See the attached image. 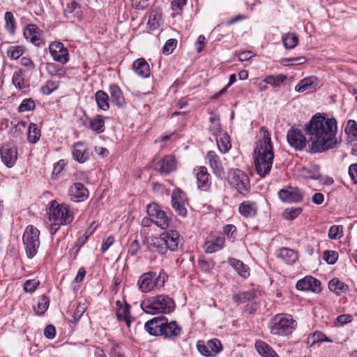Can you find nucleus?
<instances>
[{"label": "nucleus", "instance_id": "obj_1", "mask_svg": "<svg viewBox=\"0 0 357 357\" xmlns=\"http://www.w3.org/2000/svg\"><path fill=\"white\" fill-rule=\"evenodd\" d=\"M304 130L308 137L310 153H323L337 146V125L335 118H327L324 114L317 113L305 125Z\"/></svg>", "mask_w": 357, "mask_h": 357}, {"label": "nucleus", "instance_id": "obj_2", "mask_svg": "<svg viewBox=\"0 0 357 357\" xmlns=\"http://www.w3.org/2000/svg\"><path fill=\"white\" fill-rule=\"evenodd\" d=\"M260 132L262 137L256 142L253 155L256 172L261 178H264L272 168L274 152L268 129L261 127Z\"/></svg>", "mask_w": 357, "mask_h": 357}, {"label": "nucleus", "instance_id": "obj_3", "mask_svg": "<svg viewBox=\"0 0 357 357\" xmlns=\"http://www.w3.org/2000/svg\"><path fill=\"white\" fill-rule=\"evenodd\" d=\"M144 329L151 336H162L172 340L178 337L182 333V327L176 321H169L163 315L147 321Z\"/></svg>", "mask_w": 357, "mask_h": 357}, {"label": "nucleus", "instance_id": "obj_4", "mask_svg": "<svg viewBox=\"0 0 357 357\" xmlns=\"http://www.w3.org/2000/svg\"><path fill=\"white\" fill-rule=\"evenodd\" d=\"M183 238L176 230L169 229L162 232L159 236L152 238L149 248L153 247L160 255H165L167 250L176 251Z\"/></svg>", "mask_w": 357, "mask_h": 357}, {"label": "nucleus", "instance_id": "obj_5", "mask_svg": "<svg viewBox=\"0 0 357 357\" xmlns=\"http://www.w3.org/2000/svg\"><path fill=\"white\" fill-rule=\"evenodd\" d=\"M141 307L146 314H169L174 311L176 304L167 295L160 294L149 297L141 302Z\"/></svg>", "mask_w": 357, "mask_h": 357}, {"label": "nucleus", "instance_id": "obj_6", "mask_svg": "<svg viewBox=\"0 0 357 357\" xmlns=\"http://www.w3.org/2000/svg\"><path fill=\"white\" fill-rule=\"evenodd\" d=\"M296 327L297 322L291 315L284 313L273 316L268 326L271 334L278 337H289Z\"/></svg>", "mask_w": 357, "mask_h": 357}, {"label": "nucleus", "instance_id": "obj_7", "mask_svg": "<svg viewBox=\"0 0 357 357\" xmlns=\"http://www.w3.org/2000/svg\"><path fill=\"white\" fill-rule=\"evenodd\" d=\"M47 214L50 221L57 222L62 225L70 224L74 219V214L70 211V206L65 203L59 204L55 199L49 203Z\"/></svg>", "mask_w": 357, "mask_h": 357}, {"label": "nucleus", "instance_id": "obj_8", "mask_svg": "<svg viewBox=\"0 0 357 357\" xmlns=\"http://www.w3.org/2000/svg\"><path fill=\"white\" fill-rule=\"evenodd\" d=\"M168 279V275L164 270L158 274L155 271H149L143 273L137 281L139 289L144 293H148L155 288H161Z\"/></svg>", "mask_w": 357, "mask_h": 357}, {"label": "nucleus", "instance_id": "obj_9", "mask_svg": "<svg viewBox=\"0 0 357 357\" xmlns=\"http://www.w3.org/2000/svg\"><path fill=\"white\" fill-rule=\"evenodd\" d=\"M40 231L33 225H28L22 236V243L24 246L26 255L32 259L36 255L40 245L39 236Z\"/></svg>", "mask_w": 357, "mask_h": 357}, {"label": "nucleus", "instance_id": "obj_10", "mask_svg": "<svg viewBox=\"0 0 357 357\" xmlns=\"http://www.w3.org/2000/svg\"><path fill=\"white\" fill-rule=\"evenodd\" d=\"M228 182L238 193L247 195L250 190V183L248 176L240 169H230L228 171Z\"/></svg>", "mask_w": 357, "mask_h": 357}, {"label": "nucleus", "instance_id": "obj_11", "mask_svg": "<svg viewBox=\"0 0 357 357\" xmlns=\"http://www.w3.org/2000/svg\"><path fill=\"white\" fill-rule=\"evenodd\" d=\"M146 212L152 222L162 229H166L171 222V219L156 203H151L146 207Z\"/></svg>", "mask_w": 357, "mask_h": 357}, {"label": "nucleus", "instance_id": "obj_12", "mask_svg": "<svg viewBox=\"0 0 357 357\" xmlns=\"http://www.w3.org/2000/svg\"><path fill=\"white\" fill-rule=\"evenodd\" d=\"M199 352L206 357H215L222 350L221 342L216 338L208 340H199L197 343Z\"/></svg>", "mask_w": 357, "mask_h": 357}, {"label": "nucleus", "instance_id": "obj_13", "mask_svg": "<svg viewBox=\"0 0 357 357\" xmlns=\"http://www.w3.org/2000/svg\"><path fill=\"white\" fill-rule=\"evenodd\" d=\"M177 162L176 158L168 155L164 158L152 162L151 167L162 175H167L176 169Z\"/></svg>", "mask_w": 357, "mask_h": 357}, {"label": "nucleus", "instance_id": "obj_14", "mask_svg": "<svg viewBox=\"0 0 357 357\" xmlns=\"http://www.w3.org/2000/svg\"><path fill=\"white\" fill-rule=\"evenodd\" d=\"M171 203L172 208L178 215L182 217L187 215L186 195L181 189L176 188L172 191Z\"/></svg>", "mask_w": 357, "mask_h": 357}, {"label": "nucleus", "instance_id": "obj_15", "mask_svg": "<svg viewBox=\"0 0 357 357\" xmlns=\"http://www.w3.org/2000/svg\"><path fill=\"white\" fill-rule=\"evenodd\" d=\"M287 139L289 146L296 151L303 150L307 144L305 136L298 128H291L287 132Z\"/></svg>", "mask_w": 357, "mask_h": 357}, {"label": "nucleus", "instance_id": "obj_16", "mask_svg": "<svg viewBox=\"0 0 357 357\" xmlns=\"http://www.w3.org/2000/svg\"><path fill=\"white\" fill-rule=\"evenodd\" d=\"M280 199L284 203H298L303 200V195L300 189L287 186L278 192Z\"/></svg>", "mask_w": 357, "mask_h": 357}, {"label": "nucleus", "instance_id": "obj_17", "mask_svg": "<svg viewBox=\"0 0 357 357\" xmlns=\"http://www.w3.org/2000/svg\"><path fill=\"white\" fill-rule=\"evenodd\" d=\"M50 52L54 60L65 64L68 62V50L64 46V45L58 41L52 42L49 47Z\"/></svg>", "mask_w": 357, "mask_h": 357}, {"label": "nucleus", "instance_id": "obj_18", "mask_svg": "<svg viewBox=\"0 0 357 357\" xmlns=\"http://www.w3.org/2000/svg\"><path fill=\"white\" fill-rule=\"evenodd\" d=\"M0 151L3 163L8 168L13 167L17 159V148L4 144Z\"/></svg>", "mask_w": 357, "mask_h": 357}, {"label": "nucleus", "instance_id": "obj_19", "mask_svg": "<svg viewBox=\"0 0 357 357\" xmlns=\"http://www.w3.org/2000/svg\"><path fill=\"white\" fill-rule=\"evenodd\" d=\"M320 285L321 282L319 280L312 276H306L297 282L296 287L298 290L318 293L321 291Z\"/></svg>", "mask_w": 357, "mask_h": 357}, {"label": "nucleus", "instance_id": "obj_20", "mask_svg": "<svg viewBox=\"0 0 357 357\" xmlns=\"http://www.w3.org/2000/svg\"><path fill=\"white\" fill-rule=\"evenodd\" d=\"M89 191L81 183H75L68 190V195L71 201L83 202L89 197Z\"/></svg>", "mask_w": 357, "mask_h": 357}, {"label": "nucleus", "instance_id": "obj_21", "mask_svg": "<svg viewBox=\"0 0 357 357\" xmlns=\"http://www.w3.org/2000/svg\"><path fill=\"white\" fill-rule=\"evenodd\" d=\"M72 154L74 160L79 163H84L87 161L91 155L86 145L82 142H77L74 144Z\"/></svg>", "mask_w": 357, "mask_h": 357}, {"label": "nucleus", "instance_id": "obj_22", "mask_svg": "<svg viewBox=\"0 0 357 357\" xmlns=\"http://www.w3.org/2000/svg\"><path fill=\"white\" fill-rule=\"evenodd\" d=\"M197 187L199 190L207 191L211 187L210 174L205 167H199L195 173Z\"/></svg>", "mask_w": 357, "mask_h": 357}, {"label": "nucleus", "instance_id": "obj_23", "mask_svg": "<svg viewBox=\"0 0 357 357\" xmlns=\"http://www.w3.org/2000/svg\"><path fill=\"white\" fill-rule=\"evenodd\" d=\"M40 32L41 31L36 24H29L24 29L23 33L27 40L36 46H40L42 43V39L40 37Z\"/></svg>", "mask_w": 357, "mask_h": 357}, {"label": "nucleus", "instance_id": "obj_24", "mask_svg": "<svg viewBox=\"0 0 357 357\" xmlns=\"http://www.w3.org/2000/svg\"><path fill=\"white\" fill-rule=\"evenodd\" d=\"M206 158L213 174L218 177L222 176L224 174V168L216 153L213 151H208L206 154Z\"/></svg>", "mask_w": 357, "mask_h": 357}, {"label": "nucleus", "instance_id": "obj_25", "mask_svg": "<svg viewBox=\"0 0 357 357\" xmlns=\"http://www.w3.org/2000/svg\"><path fill=\"white\" fill-rule=\"evenodd\" d=\"M116 315L118 321H125L126 325L130 327L131 324V319H130V305L125 303L124 305L123 306L121 302L120 301H117L116 302Z\"/></svg>", "mask_w": 357, "mask_h": 357}, {"label": "nucleus", "instance_id": "obj_26", "mask_svg": "<svg viewBox=\"0 0 357 357\" xmlns=\"http://www.w3.org/2000/svg\"><path fill=\"white\" fill-rule=\"evenodd\" d=\"M112 102L121 108L126 105V100L120 87L116 84H110L109 87Z\"/></svg>", "mask_w": 357, "mask_h": 357}, {"label": "nucleus", "instance_id": "obj_27", "mask_svg": "<svg viewBox=\"0 0 357 357\" xmlns=\"http://www.w3.org/2000/svg\"><path fill=\"white\" fill-rule=\"evenodd\" d=\"M319 84V79L314 76H310L301 79L295 86V91L303 93L307 90L314 89Z\"/></svg>", "mask_w": 357, "mask_h": 357}, {"label": "nucleus", "instance_id": "obj_28", "mask_svg": "<svg viewBox=\"0 0 357 357\" xmlns=\"http://www.w3.org/2000/svg\"><path fill=\"white\" fill-rule=\"evenodd\" d=\"M225 237L222 235L216 236L213 240L208 241L204 243V250L206 253H213L224 248Z\"/></svg>", "mask_w": 357, "mask_h": 357}, {"label": "nucleus", "instance_id": "obj_29", "mask_svg": "<svg viewBox=\"0 0 357 357\" xmlns=\"http://www.w3.org/2000/svg\"><path fill=\"white\" fill-rule=\"evenodd\" d=\"M132 68L134 72L142 78H147L150 75V68L149 63L144 59H138L133 62Z\"/></svg>", "mask_w": 357, "mask_h": 357}, {"label": "nucleus", "instance_id": "obj_30", "mask_svg": "<svg viewBox=\"0 0 357 357\" xmlns=\"http://www.w3.org/2000/svg\"><path fill=\"white\" fill-rule=\"evenodd\" d=\"M258 210L257 204L255 202L244 201L238 207L239 213L245 218H252L256 215Z\"/></svg>", "mask_w": 357, "mask_h": 357}, {"label": "nucleus", "instance_id": "obj_31", "mask_svg": "<svg viewBox=\"0 0 357 357\" xmlns=\"http://www.w3.org/2000/svg\"><path fill=\"white\" fill-rule=\"evenodd\" d=\"M228 262L241 277L245 279L250 276V268L242 261L235 258H229Z\"/></svg>", "mask_w": 357, "mask_h": 357}, {"label": "nucleus", "instance_id": "obj_32", "mask_svg": "<svg viewBox=\"0 0 357 357\" xmlns=\"http://www.w3.org/2000/svg\"><path fill=\"white\" fill-rule=\"evenodd\" d=\"M278 257L288 264H294L298 259V253L294 250L288 248H280Z\"/></svg>", "mask_w": 357, "mask_h": 357}, {"label": "nucleus", "instance_id": "obj_33", "mask_svg": "<svg viewBox=\"0 0 357 357\" xmlns=\"http://www.w3.org/2000/svg\"><path fill=\"white\" fill-rule=\"evenodd\" d=\"M255 347L257 352L263 357H279L273 349L263 341H257Z\"/></svg>", "mask_w": 357, "mask_h": 357}, {"label": "nucleus", "instance_id": "obj_34", "mask_svg": "<svg viewBox=\"0 0 357 357\" xmlns=\"http://www.w3.org/2000/svg\"><path fill=\"white\" fill-rule=\"evenodd\" d=\"M12 83L19 91L24 90L29 87L24 81V71L19 69L14 72L12 77Z\"/></svg>", "mask_w": 357, "mask_h": 357}, {"label": "nucleus", "instance_id": "obj_35", "mask_svg": "<svg viewBox=\"0 0 357 357\" xmlns=\"http://www.w3.org/2000/svg\"><path fill=\"white\" fill-rule=\"evenodd\" d=\"M88 128L97 133L103 132L105 129L104 117L100 114L96 115L93 118L89 120V125Z\"/></svg>", "mask_w": 357, "mask_h": 357}, {"label": "nucleus", "instance_id": "obj_36", "mask_svg": "<svg viewBox=\"0 0 357 357\" xmlns=\"http://www.w3.org/2000/svg\"><path fill=\"white\" fill-rule=\"evenodd\" d=\"M96 102L100 109L107 111L109 109V96L102 90L98 91L95 94Z\"/></svg>", "mask_w": 357, "mask_h": 357}, {"label": "nucleus", "instance_id": "obj_37", "mask_svg": "<svg viewBox=\"0 0 357 357\" xmlns=\"http://www.w3.org/2000/svg\"><path fill=\"white\" fill-rule=\"evenodd\" d=\"M328 289L337 295H340L343 293H346L348 291L349 287L346 284L337 278H333L328 282Z\"/></svg>", "mask_w": 357, "mask_h": 357}, {"label": "nucleus", "instance_id": "obj_38", "mask_svg": "<svg viewBox=\"0 0 357 357\" xmlns=\"http://www.w3.org/2000/svg\"><path fill=\"white\" fill-rule=\"evenodd\" d=\"M256 296V291L252 289L238 294H234L233 296V300L236 303L240 305L246 302L252 301L255 298Z\"/></svg>", "mask_w": 357, "mask_h": 357}, {"label": "nucleus", "instance_id": "obj_39", "mask_svg": "<svg viewBox=\"0 0 357 357\" xmlns=\"http://www.w3.org/2000/svg\"><path fill=\"white\" fill-rule=\"evenodd\" d=\"M209 121L211 123L209 126L211 133L214 136L221 135V133L223 132L221 128L219 115L215 113H211Z\"/></svg>", "mask_w": 357, "mask_h": 357}, {"label": "nucleus", "instance_id": "obj_40", "mask_svg": "<svg viewBox=\"0 0 357 357\" xmlns=\"http://www.w3.org/2000/svg\"><path fill=\"white\" fill-rule=\"evenodd\" d=\"M45 68L47 74L52 77H64L66 73L65 68L62 66L55 63H47Z\"/></svg>", "mask_w": 357, "mask_h": 357}, {"label": "nucleus", "instance_id": "obj_41", "mask_svg": "<svg viewBox=\"0 0 357 357\" xmlns=\"http://www.w3.org/2000/svg\"><path fill=\"white\" fill-rule=\"evenodd\" d=\"M162 13L160 10H152L150 13L147 24L151 30H155L160 26Z\"/></svg>", "mask_w": 357, "mask_h": 357}, {"label": "nucleus", "instance_id": "obj_42", "mask_svg": "<svg viewBox=\"0 0 357 357\" xmlns=\"http://www.w3.org/2000/svg\"><path fill=\"white\" fill-rule=\"evenodd\" d=\"M216 142L219 150L222 153H227L231 148L229 136L226 132L221 133V135L216 136Z\"/></svg>", "mask_w": 357, "mask_h": 357}, {"label": "nucleus", "instance_id": "obj_43", "mask_svg": "<svg viewBox=\"0 0 357 357\" xmlns=\"http://www.w3.org/2000/svg\"><path fill=\"white\" fill-rule=\"evenodd\" d=\"M41 136L40 130L34 123H31L28 128L27 139L31 144L36 143Z\"/></svg>", "mask_w": 357, "mask_h": 357}, {"label": "nucleus", "instance_id": "obj_44", "mask_svg": "<svg viewBox=\"0 0 357 357\" xmlns=\"http://www.w3.org/2000/svg\"><path fill=\"white\" fill-rule=\"evenodd\" d=\"M287 79V76L282 74L274 75H268L263 80L262 82L269 84L273 87H278L281 86Z\"/></svg>", "mask_w": 357, "mask_h": 357}, {"label": "nucleus", "instance_id": "obj_45", "mask_svg": "<svg viewBox=\"0 0 357 357\" xmlns=\"http://www.w3.org/2000/svg\"><path fill=\"white\" fill-rule=\"evenodd\" d=\"M282 40L286 49H292L295 47L298 42V37L292 33H287L282 36Z\"/></svg>", "mask_w": 357, "mask_h": 357}, {"label": "nucleus", "instance_id": "obj_46", "mask_svg": "<svg viewBox=\"0 0 357 357\" xmlns=\"http://www.w3.org/2000/svg\"><path fill=\"white\" fill-rule=\"evenodd\" d=\"M302 172L303 176L307 178L312 180H319L321 178L319 167L317 165H314L310 169L303 168Z\"/></svg>", "mask_w": 357, "mask_h": 357}, {"label": "nucleus", "instance_id": "obj_47", "mask_svg": "<svg viewBox=\"0 0 357 357\" xmlns=\"http://www.w3.org/2000/svg\"><path fill=\"white\" fill-rule=\"evenodd\" d=\"M344 131L351 141H357V123L356 121L349 120Z\"/></svg>", "mask_w": 357, "mask_h": 357}, {"label": "nucleus", "instance_id": "obj_48", "mask_svg": "<svg viewBox=\"0 0 357 357\" xmlns=\"http://www.w3.org/2000/svg\"><path fill=\"white\" fill-rule=\"evenodd\" d=\"M4 19L6 22V29L8 33L14 34L16 29V22L13 13L9 11L6 12Z\"/></svg>", "mask_w": 357, "mask_h": 357}, {"label": "nucleus", "instance_id": "obj_49", "mask_svg": "<svg viewBox=\"0 0 357 357\" xmlns=\"http://www.w3.org/2000/svg\"><path fill=\"white\" fill-rule=\"evenodd\" d=\"M24 47L21 45L10 46L7 50V56L13 60L19 59L24 53Z\"/></svg>", "mask_w": 357, "mask_h": 357}, {"label": "nucleus", "instance_id": "obj_50", "mask_svg": "<svg viewBox=\"0 0 357 357\" xmlns=\"http://www.w3.org/2000/svg\"><path fill=\"white\" fill-rule=\"evenodd\" d=\"M50 300L48 297L45 295L40 296L38 299L37 304V308L35 309V312L38 315H42L47 310L49 307Z\"/></svg>", "mask_w": 357, "mask_h": 357}, {"label": "nucleus", "instance_id": "obj_51", "mask_svg": "<svg viewBox=\"0 0 357 357\" xmlns=\"http://www.w3.org/2000/svg\"><path fill=\"white\" fill-rule=\"evenodd\" d=\"M36 107L35 101L32 98H26L22 101L17 108L19 112L33 111Z\"/></svg>", "mask_w": 357, "mask_h": 357}, {"label": "nucleus", "instance_id": "obj_52", "mask_svg": "<svg viewBox=\"0 0 357 357\" xmlns=\"http://www.w3.org/2000/svg\"><path fill=\"white\" fill-rule=\"evenodd\" d=\"M302 211L301 207L287 208L283 211V217L287 220H292L296 218Z\"/></svg>", "mask_w": 357, "mask_h": 357}, {"label": "nucleus", "instance_id": "obj_53", "mask_svg": "<svg viewBox=\"0 0 357 357\" xmlns=\"http://www.w3.org/2000/svg\"><path fill=\"white\" fill-rule=\"evenodd\" d=\"M197 264L201 270L207 273H211L215 266V262L212 259H206L204 258L199 259Z\"/></svg>", "mask_w": 357, "mask_h": 357}, {"label": "nucleus", "instance_id": "obj_54", "mask_svg": "<svg viewBox=\"0 0 357 357\" xmlns=\"http://www.w3.org/2000/svg\"><path fill=\"white\" fill-rule=\"evenodd\" d=\"M308 339H312V345L317 343V342H331L332 340L326 336L324 333L320 331H315L313 333H311L308 336Z\"/></svg>", "mask_w": 357, "mask_h": 357}, {"label": "nucleus", "instance_id": "obj_55", "mask_svg": "<svg viewBox=\"0 0 357 357\" xmlns=\"http://www.w3.org/2000/svg\"><path fill=\"white\" fill-rule=\"evenodd\" d=\"M328 238L331 239H340L343 236L342 225H333L328 230Z\"/></svg>", "mask_w": 357, "mask_h": 357}, {"label": "nucleus", "instance_id": "obj_56", "mask_svg": "<svg viewBox=\"0 0 357 357\" xmlns=\"http://www.w3.org/2000/svg\"><path fill=\"white\" fill-rule=\"evenodd\" d=\"M58 87L59 84L57 82L52 80H48L46 84L41 87L40 91L45 95H50L54 91L56 90Z\"/></svg>", "mask_w": 357, "mask_h": 357}, {"label": "nucleus", "instance_id": "obj_57", "mask_svg": "<svg viewBox=\"0 0 357 357\" xmlns=\"http://www.w3.org/2000/svg\"><path fill=\"white\" fill-rule=\"evenodd\" d=\"M338 257V254L333 250H325L323 252V259L328 264H334Z\"/></svg>", "mask_w": 357, "mask_h": 357}, {"label": "nucleus", "instance_id": "obj_58", "mask_svg": "<svg viewBox=\"0 0 357 357\" xmlns=\"http://www.w3.org/2000/svg\"><path fill=\"white\" fill-rule=\"evenodd\" d=\"M86 310V308L81 303H79L76 307V310L72 314V319L69 320L70 322L77 324L80 318L82 317V314L84 313Z\"/></svg>", "mask_w": 357, "mask_h": 357}, {"label": "nucleus", "instance_id": "obj_59", "mask_svg": "<svg viewBox=\"0 0 357 357\" xmlns=\"http://www.w3.org/2000/svg\"><path fill=\"white\" fill-rule=\"evenodd\" d=\"M177 45V40L174 38H171L167 40L162 47V53L168 55L173 52Z\"/></svg>", "mask_w": 357, "mask_h": 357}, {"label": "nucleus", "instance_id": "obj_60", "mask_svg": "<svg viewBox=\"0 0 357 357\" xmlns=\"http://www.w3.org/2000/svg\"><path fill=\"white\" fill-rule=\"evenodd\" d=\"M223 234L224 236L228 239H231L232 241L235 238V234H236V228L234 225H226L223 227Z\"/></svg>", "mask_w": 357, "mask_h": 357}, {"label": "nucleus", "instance_id": "obj_61", "mask_svg": "<svg viewBox=\"0 0 357 357\" xmlns=\"http://www.w3.org/2000/svg\"><path fill=\"white\" fill-rule=\"evenodd\" d=\"M39 284V281H36V280H28L24 284V290L26 292L32 293L37 289Z\"/></svg>", "mask_w": 357, "mask_h": 357}, {"label": "nucleus", "instance_id": "obj_62", "mask_svg": "<svg viewBox=\"0 0 357 357\" xmlns=\"http://www.w3.org/2000/svg\"><path fill=\"white\" fill-rule=\"evenodd\" d=\"M185 0H172L171 6L172 10L177 14H181L183 7L186 4Z\"/></svg>", "mask_w": 357, "mask_h": 357}, {"label": "nucleus", "instance_id": "obj_63", "mask_svg": "<svg viewBox=\"0 0 357 357\" xmlns=\"http://www.w3.org/2000/svg\"><path fill=\"white\" fill-rule=\"evenodd\" d=\"M306 61V59L303 56H298L287 59L284 60V66H293L303 64Z\"/></svg>", "mask_w": 357, "mask_h": 357}, {"label": "nucleus", "instance_id": "obj_64", "mask_svg": "<svg viewBox=\"0 0 357 357\" xmlns=\"http://www.w3.org/2000/svg\"><path fill=\"white\" fill-rule=\"evenodd\" d=\"M121 347L118 344H113L110 349L109 355L110 357H123V354L121 350Z\"/></svg>", "mask_w": 357, "mask_h": 357}]
</instances>
